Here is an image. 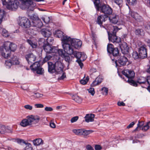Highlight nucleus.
Instances as JSON below:
<instances>
[{
	"label": "nucleus",
	"mask_w": 150,
	"mask_h": 150,
	"mask_svg": "<svg viewBox=\"0 0 150 150\" xmlns=\"http://www.w3.org/2000/svg\"><path fill=\"white\" fill-rule=\"evenodd\" d=\"M63 33L60 30H58L56 32V35L58 38L61 37L63 36Z\"/></svg>",
	"instance_id": "5fc2aeb1"
},
{
	"label": "nucleus",
	"mask_w": 150,
	"mask_h": 150,
	"mask_svg": "<svg viewBox=\"0 0 150 150\" xmlns=\"http://www.w3.org/2000/svg\"><path fill=\"white\" fill-rule=\"evenodd\" d=\"M24 107L26 109L29 110H31L33 109V107L29 105H25Z\"/></svg>",
	"instance_id": "bf43d9fd"
},
{
	"label": "nucleus",
	"mask_w": 150,
	"mask_h": 150,
	"mask_svg": "<svg viewBox=\"0 0 150 150\" xmlns=\"http://www.w3.org/2000/svg\"><path fill=\"white\" fill-rule=\"evenodd\" d=\"M89 79L88 76H87L86 79H81L80 81V82L81 84L85 85L88 82Z\"/></svg>",
	"instance_id": "8fccbe9b"
},
{
	"label": "nucleus",
	"mask_w": 150,
	"mask_h": 150,
	"mask_svg": "<svg viewBox=\"0 0 150 150\" xmlns=\"http://www.w3.org/2000/svg\"><path fill=\"white\" fill-rule=\"evenodd\" d=\"M72 54L77 59V60L84 61L87 58L86 55L83 52L75 51Z\"/></svg>",
	"instance_id": "ddd939ff"
},
{
	"label": "nucleus",
	"mask_w": 150,
	"mask_h": 150,
	"mask_svg": "<svg viewBox=\"0 0 150 150\" xmlns=\"http://www.w3.org/2000/svg\"><path fill=\"white\" fill-rule=\"evenodd\" d=\"M111 54H112L114 56H117L119 54V50L118 48L117 47L115 48L112 51V52H111Z\"/></svg>",
	"instance_id": "49530a36"
},
{
	"label": "nucleus",
	"mask_w": 150,
	"mask_h": 150,
	"mask_svg": "<svg viewBox=\"0 0 150 150\" xmlns=\"http://www.w3.org/2000/svg\"><path fill=\"white\" fill-rule=\"evenodd\" d=\"M25 57L29 64L32 63L35 61L36 59V56L32 53H30L26 54Z\"/></svg>",
	"instance_id": "4468645a"
},
{
	"label": "nucleus",
	"mask_w": 150,
	"mask_h": 150,
	"mask_svg": "<svg viewBox=\"0 0 150 150\" xmlns=\"http://www.w3.org/2000/svg\"><path fill=\"white\" fill-rule=\"evenodd\" d=\"M138 51L140 58L144 59L147 57L146 46V45L143 44L139 46Z\"/></svg>",
	"instance_id": "6e6552de"
},
{
	"label": "nucleus",
	"mask_w": 150,
	"mask_h": 150,
	"mask_svg": "<svg viewBox=\"0 0 150 150\" xmlns=\"http://www.w3.org/2000/svg\"><path fill=\"white\" fill-rule=\"evenodd\" d=\"M27 42L33 48H35L37 47V45L35 42H33L32 40L29 39L27 40Z\"/></svg>",
	"instance_id": "ea45409f"
},
{
	"label": "nucleus",
	"mask_w": 150,
	"mask_h": 150,
	"mask_svg": "<svg viewBox=\"0 0 150 150\" xmlns=\"http://www.w3.org/2000/svg\"><path fill=\"white\" fill-rule=\"evenodd\" d=\"M95 115L93 114H86L85 117L86 122H88L94 121Z\"/></svg>",
	"instance_id": "bb28decb"
},
{
	"label": "nucleus",
	"mask_w": 150,
	"mask_h": 150,
	"mask_svg": "<svg viewBox=\"0 0 150 150\" xmlns=\"http://www.w3.org/2000/svg\"><path fill=\"white\" fill-rule=\"evenodd\" d=\"M131 16L137 23L142 22L143 21L142 18L137 13L132 12Z\"/></svg>",
	"instance_id": "4be33fe9"
},
{
	"label": "nucleus",
	"mask_w": 150,
	"mask_h": 150,
	"mask_svg": "<svg viewBox=\"0 0 150 150\" xmlns=\"http://www.w3.org/2000/svg\"><path fill=\"white\" fill-rule=\"evenodd\" d=\"M135 34L138 36L144 35V32L142 29H137L135 30Z\"/></svg>",
	"instance_id": "72a5a7b5"
},
{
	"label": "nucleus",
	"mask_w": 150,
	"mask_h": 150,
	"mask_svg": "<svg viewBox=\"0 0 150 150\" xmlns=\"http://www.w3.org/2000/svg\"><path fill=\"white\" fill-rule=\"evenodd\" d=\"M70 37L67 36H64L62 40V46L64 49V52L67 54H72L74 52V47L70 43Z\"/></svg>",
	"instance_id": "f257e3e1"
},
{
	"label": "nucleus",
	"mask_w": 150,
	"mask_h": 150,
	"mask_svg": "<svg viewBox=\"0 0 150 150\" xmlns=\"http://www.w3.org/2000/svg\"><path fill=\"white\" fill-rule=\"evenodd\" d=\"M97 11H99L100 9V1L99 0H95L94 2Z\"/></svg>",
	"instance_id": "c9c22d12"
},
{
	"label": "nucleus",
	"mask_w": 150,
	"mask_h": 150,
	"mask_svg": "<svg viewBox=\"0 0 150 150\" xmlns=\"http://www.w3.org/2000/svg\"><path fill=\"white\" fill-rule=\"evenodd\" d=\"M122 73L125 75L128 79H133L135 76V73L133 70L128 69H125L122 71Z\"/></svg>",
	"instance_id": "1a4fd4ad"
},
{
	"label": "nucleus",
	"mask_w": 150,
	"mask_h": 150,
	"mask_svg": "<svg viewBox=\"0 0 150 150\" xmlns=\"http://www.w3.org/2000/svg\"><path fill=\"white\" fill-rule=\"evenodd\" d=\"M99 11L100 13H103L104 15H106L108 17L109 16L112 14L113 10L109 5L103 4L100 6Z\"/></svg>",
	"instance_id": "39448f33"
},
{
	"label": "nucleus",
	"mask_w": 150,
	"mask_h": 150,
	"mask_svg": "<svg viewBox=\"0 0 150 150\" xmlns=\"http://www.w3.org/2000/svg\"><path fill=\"white\" fill-rule=\"evenodd\" d=\"M41 34L45 37L50 36L52 33L49 29L47 28L42 29L41 30Z\"/></svg>",
	"instance_id": "a878e982"
},
{
	"label": "nucleus",
	"mask_w": 150,
	"mask_h": 150,
	"mask_svg": "<svg viewBox=\"0 0 150 150\" xmlns=\"http://www.w3.org/2000/svg\"><path fill=\"white\" fill-rule=\"evenodd\" d=\"M6 133H12V131L9 129L8 127L2 125H0V134H4Z\"/></svg>",
	"instance_id": "412c9836"
},
{
	"label": "nucleus",
	"mask_w": 150,
	"mask_h": 150,
	"mask_svg": "<svg viewBox=\"0 0 150 150\" xmlns=\"http://www.w3.org/2000/svg\"><path fill=\"white\" fill-rule=\"evenodd\" d=\"M40 119V117L37 115H29L22 120L20 125L23 127H25L33 124H35L39 122Z\"/></svg>",
	"instance_id": "f03ea898"
},
{
	"label": "nucleus",
	"mask_w": 150,
	"mask_h": 150,
	"mask_svg": "<svg viewBox=\"0 0 150 150\" xmlns=\"http://www.w3.org/2000/svg\"><path fill=\"white\" fill-rule=\"evenodd\" d=\"M146 82L147 83L150 85V75L147 76L146 78Z\"/></svg>",
	"instance_id": "774afa93"
},
{
	"label": "nucleus",
	"mask_w": 150,
	"mask_h": 150,
	"mask_svg": "<svg viewBox=\"0 0 150 150\" xmlns=\"http://www.w3.org/2000/svg\"><path fill=\"white\" fill-rule=\"evenodd\" d=\"M144 125V122L143 121H138L137 125H138V127H139V128H141Z\"/></svg>",
	"instance_id": "69168bd1"
},
{
	"label": "nucleus",
	"mask_w": 150,
	"mask_h": 150,
	"mask_svg": "<svg viewBox=\"0 0 150 150\" xmlns=\"http://www.w3.org/2000/svg\"><path fill=\"white\" fill-rule=\"evenodd\" d=\"M132 57L134 59H137L139 58H140V56L139 54H138V52H134L132 53Z\"/></svg>",
	"instance_id": "de8ad7c7"
},
{
	"label": "nucleus",
	"mask_w": 150,
	"mask_h": 150,
	"mask_svg": "<svg viewBox=\"0 0 150 150\" xmlns=\"http://www.w3.org/2000/svg\"><path fill=\"white\" fill-rule=\"evenodd\" d=\"M10 61H11L13 65H16L18 64L19 63L17 57L16 56L13 55L11 56V59H9Z\"/></svg>",
	"instance_id": "c756f323"
},
{
	"label": "nucleus",
	"mask_w": 150,
	"mask_h": 150,
	"mask_svg": "<svg viewBox=\"0 0 150 150\" xmlns=\"http://www.w3.org/2000/svg\"><path fill=\"white\" fill-rule=\"evenodd\" d=\"M34 144L35 146H39L43 144V141L40 138L36 139L33 140Z\"/></svg>",
	"instance_id": "c85d7f7f"
},
{
	"label": "nucleus",
	"mask_w": 150,
	"mask_h": 150,
	"mask_svg": "<svg viewBox=\"0 0 150 150\" xmlns=\"http://www.w3.org/2000/svg\"><path fill=\"white\" fill-rule=\"evenodd\" d=\"M55 70L56 72L58 74H61L63 72V67L62 63L59 61H57L55 62Z\"/></svg>",
	"instance_id": "f3484780"
},
{
	"label": "nucleus",
	"mask_w": 150,
	"mask_h": 150,
	"mask_svg": "<svg viewBox=\"0 0 150 150\" xmlns=\"http://www.w3.org/2000/svg\"><path fill=\"white\" fill-rule=\"evenodd\" d=\"M1 32L2 35L4 37H8L9 35L8 31L5 29L2 28Z\"/></svg>",
	"instance_id": "a18cd8bd"
},
{
	"label": "nucleus",
	"mask_w": 150,
	"mask_h": 150,
	"mask_svg": "<svg viewBox=\"0 0 150 150\" xmlns=\"http://www.w3.org/2000/svg\"><path fill=\"white\" fill-rule=\"evenodd\" d=\"M36 108H42L44 107V105L41 104H37L34 105Z\"/></svg>",
	"instance_id": "338daca9"
},
{
	"label": "nucleus",
	"mask_w": 150,
	"mask_h": 150,
	"mask_svg": "<svg viewBox=\"0 0 150 150\" xmlns=\"http://www.w3.org/2000/svg\"><path fill=\"white\" fill-rule=\"evenodd\" d=\"M33 96L35 98H38L42 97L43 96V94L39 93H34V94L33 95Z\"/></svg>",
	"instance_id": "6e6d98bb"
},
{
	"label": "nucleus",
	"mask_w": 150,
	"mask_h": 150,
	"mask_svg": "<svg viewBox=\"0 0 150 150\" xmlns=\"http://www.w3.org/2000/svg\"><path fill=\"white\" fill-rule=\"evenodd\" d=\"M47 38L46 39V41L47 42V44H50L52 43L54 40L53 38L50 36Z\"/></svg>",
	"instance_id": "603ef678"
},
{
	"label": "nucleus",
	"mask_w": 150,
	"mask_h": 150,
	"mask_svg": "<svg viewBox=\"0 0 150 150\" xmlns=\"http://www.w3.org/2000/svg\"><path fill=\"white\" fill-rule=\"evenodd\" d=\"M103 80V78L102 76L100 75L91 84V86L92 87H93L99 85L101 83Z\"/></svg>",
	"instance_id": "393cba45"
},
{
	"label": "nucleus",
	"mask_w": 150,
	"mask_h": 150,
	"mask_svg": "<svg viewBox=\"0 0 150 150\" xmlns=\"http://www.w3.org/2000/svg\"><path fill=\"white\" fill-rule=\"evenodd\" d=\"M128 59L127 57L124 55L121 56L117 60V62L121 66H125L128 62Z\"/></svg>",
	"instance_id": "aec40b11"
},
{
	"label": "nucleus",
	"mask_w": 150,
	"mask_h": 150,
	"mask_svg": "<svg viewBox=\"0 0 150 150\" xmlns=\"http://www.w3.org/2000/svg\"><path fill=\"white\" fill-rule=\"evenodd\" d=\"M31 69L33 71H36L38 74L42 75L44 73V70L40 66V64L38 62L34 63L30 66Z\"/></svg>",
	"instance_id": "423d86ee"
},
{
	"label": "nucleus",
	"mask_w": 150,
	"mask_h": 150,
	"mask_svg": "<svg viewBox=\"0 0 150 150\" xmlns=\"http://www.w3.org/2000/svg\"><path fill=\"white\" fill-rule=\"evenodd\" d=\"M11 3V5L10 3L6 5L5 7L8 9L12 11H15L18 8L19 5V2L18 0H15Z\"/></svg>",
	"instance_id": "9d476101"
},
{
	"label": "nucleus",
	"mask_w": 150,
	"mask_h": 150,
	"mask_svg": "<svg viewBox=\"0 0 150 150\" xmlns=\"http://www.w3.org/2000/svg\"><path fill=\"white\" fill-rule=\"evenodd\" d=\"M12 0H1L3 5L5 7L6 5L11 3Z\"/></svg>",
	"instance_id": "09e8293b"
},
{
	"label": "nucleus",
	"mask_w": 150,
	"mask_h": 150,
	"mask_svg": "<svg viewBox=\"0 0 150 150\" xmlns=\"http://www.w3.org/2000/svg\"><path fill=\"white\" fill-rule=\"evenodd\" d=\"M32 148L31 147V145L29 144L27 145L25 148V150H32Z\"/></svg>",
	"instance_id": "0e129e2a"
},
{
	"label": "nucleus",
	"mask_w": 150,
	"mask_h": 150,
	"mask_svg": "<svg viewBox=\"0 0 150 150\" xmlns=\"http://www.w3.org/2000/svg\"><path fill=\"white\" fill-rule=\"evenodd\" d=\"M118 16L117 15H115L113 17L111 18L110 17L109 19L111 23L114 24H117L119 25V22L118 21Z\"/></svg>",
	"instance_id": "cd10ccee"
},
{
	"label": "nucleus",
	"mask_w": 150,
	"mask_h": 150,
	"mask_svg": "<svg viewBox=\"0 0 150 150\" xmlns=\"http://www.w3.org/2000/svg\"><path fill=\"white\" fill-rule=\"evenodd\" d=\"M113 30L112 33L111 34L116 35L117 32L120 29L122 28V27H119L117 26H113Z\"/></svg>",
	"instance_id": "a19ab883"
},
{
	"label": "nucleus",
	"mask_w": 150,
	"mask_h": 150,
	"mask_svg": "<svg viewBox=\"0 0 150 150\" xmlns=\"http://www.w3.org/2000/svg\"><path fill=\"white\" fill-rule=\"evenodd\" d=\"M70 43L74 48L78 49L80 48L82 44V42L79 39L71 38H70Z\"/></svg>",
	"instance_id": "9b49d317"
},
{
	"label": "nucleus",
	"mask_w": 150,
	"mask_h": 150,
	"mask_svg": "<svg viewBox=\"0 0 150 150\" xmlns=\"http://www.w3.org/2000/svg\"><path fill=\"white\" fill-rule=\"evenodd\" d=\"M35 31L32 28L27 29L25 31V33L30 35H34L35 34Z\"/></svg>",
	"instance_id": "e433bc0d"
},
{
	"label": "nucleus",
	"mask_w": 150,
	"mask_h": 150,
	"mask_svg": "<svg viewBox=\"0 0 150 150\" xmlns=\"http://www.w3.org/2000/svg\"><path fill=\"white\" fill-rule=\"evenodd\" d=\"M137 0H127V2L131 5H133L136 2Z\"/></svg>",
	"instance_id": "680f3d73"
},
{
	"label": "nucleus",
	"mask_w": 150,
	"mask_h": 150,
	"mask_svg": "<svg viewBox=\"0 0 150 150\" xmlns=\"http://www.w3.org/2000/svg\"><path fill=\"white\" fill-rule=\"evenodd\" d=\"M5 64L7 66L10 67L12 64V62L10 61V60L6 61L5 62Z\"/></svg>",
	"instance_id": "052dcab7"
},
{
	"label": "nucleus",
	"mask_w": 150,
	"mask_h": 150,
	"mask_svg": "<svg viewBox=\"0 0 150 150\" xmlns=\"http://www.w3.org/2000/svg\"><path fill=\"white\" fill-rule=\"evenodd\" d=\"M79 119L78 116H76L73 117L71 120V123H73L76 122Z\"/></svg>",
	"instance_id": "4d7b16f0"
},
{
	"label": "nucleus",
	"mask_w": 150,
	"mask_h": 150,
	"mask_svg": "<svg viewBox=\"0 0 150 150\" xmlns=\"http://www.w3.org/2000/svg\"><path fill=\"white\" fill-rule=\"evenodd\" d=\"M47 63L48 71L52 73L55 72V63L54 64L52 62H48Z\"/></svg>",
	"instance_id": "5701e85b"
},
{
	"label": "nucleus",
	"mask_w": 150,
	"mask_h": 150,
	"mask_svg": "<svg viewBox=\"0 0 150 150\" xmlns=\"http://www.w3.org/2000/svg\"><path fill=\"white\" fill-rule=\"evenodd\" d=\"M72 132L76 135H82L83 129H74Z\"/></svg>",
	"instance_id": "4c0bfd02"
},
{
	"label": "nucleus",
	"mask_w": 150,
	"mask_h": 150,
	"mask_svg": "<svg viewBox=\"0 0 150 150\" xmlns=\"http://www.w3.org/2000/svg\"><path fill=\"white\" fill-rule=\"evenodd\" d=\"M52 56L50 55L47 54L45 58L44 59L43 62H45L50 60L52 58Z\"/></svg>",
	"instance_id": "3c124183"
},
{
	"label": "nucleus",
	"mask_w": 150,
	"mask_h": 150,
	"mask_svg": "<svg viewBox=\"0 0 150 150\" xmlns=\"http://www.w3.org/2000/svg\"><path fill=\"white\" fill-rule=\"evenodd\" d=\"M132 79H128L126 81H127L131 85L135 87L137 86H138V83L137 82V81H135L133 80Z\"/></svg>",
	"instance_id": "2f4dec72"
},
{
	"label": "nucleus",
	"mask_w": 150,
	"mask_h": 150,
	"mask_svg": "<svg viewBox=\"0 0 150 150\" xmlns=\"http://www.w3.org/2000/svg\"><path fill=\"white\" fill-rule=\"evenodd\" d=\"M45 40L44 38H41L39 40V44L40 45H42V43L43 44V49L47 53H55L56 54L58 52L59 50L57 49L56 47H52L50 44H45Z\"/></svg>",
	"instance_id": "20e7f679"
},
{
	"label": "nucleus",
	"mask_w": 150,
	"mask_h": 150,
	"mask_svg": "<svg viewBox=\"0 0 150 150\" xmlns=\"http://www.w3.org/2000/svg\"><path fill=\"white\" fill-rule=\"evenodd\" d=\"M101 91L103 95H107L108 94V89L105 87H103L101 89Z\"/></svg>",
	"instance_id": "864d4df0"
},
{
	"label": "nucleus",
	"mask_w": 150,
	"mask_h": 150,
	"mask_svg": "<svg viewBox=\"0 0 150 150\" xmlns=\"http://www.w3.org/2000/svg\"><path fill=\"white\" fill-rule=\"evenodd\" d=\"M16 49V45L15 44L8 42L5 44L4 50L1 52L2 56L5 58L8 59L10 57L11 51H14Z\"/></svg>",
	"instance_id": "7ed1b4c3"
},
{
	"label": "nucleus",
	"mask_w": 150,
	"mask_h": 150,
	"mask_svg": "<svg viewBox=\"0 0 150 150\" xmlns=\"http://www.w3.org/2000/svg\"><path fill=\"white\" fill-rule=\"evenodd\" d=\"M58 53L62 58L65 59V60L69 62L70 61V57L66 53L64 52L62 49H59Z\"/></svg>",
	"instance_id": "6ab92c4d"
},
{
	"label": "nucleus",
	"mask_w": 150,
	"mask_h": 150,
	"mask_svg": "<svg viewBox=\"0 0 150 150\" xmlns=\"http://www.w3.org/2000/svg\"><path fill=\"white\" fill-rule=\"evenodd\" d=\"M150 127V121L146 123V125H144L142 128V130L144 131H147Z\"/></svg>",
	"instance_id": "58836bf2"
},
{
	"label": "nucleus",
	"mask_w": 150,
	"mask_h": 150,
	"mask_svg": "<svg viewBox=\"0 0 150 150\" xmlns=\"http://www.w3.org/2000/svg\"><path fill=\"white\" fill-rule=\"evenodd\" d=\"M42 25L40 19H39L38 17H33L32 21V26L40 28L42 26Z\"/></svg>",
	"instance_id": "2eb2a0df"
},
{
	"label": "nucleus",
	"mask_w": 150,
	"mask_h": 150,
	"mask_svg": "<svg viewBox=\"0 0 150 150\" xmlns=\"http://www.w3.org/2000/svg\"><path fill=\"white\" fill-rule=\"evenodd\" d=\"M5 15V11L3 10L0 9V23H1Z\"/></svg>",
	"instance_id": "79ce46f5"
},
{
	"label": "nucleus",
	"mask_w": 150,
	"mask_h": 150,
	"mask_svg": "<svg viewBox=\"0 0 150 150\" xmlns=\"http://www.w3.org/2000/svg\"><path fill=\"white\" fill-rule=\"evenodd\" d=\"M72 99L77 103H80L82 101V99L77 95H73L72 97Z\"/></svg>",
	"instance_id": "473e14b6"
},
{
	"label": "nucleus",
	"mask_w": 150,
	"mask_h": 150,
	"mask_svg": "<svg viewBox=\"0 0 150 150\" xmlns=\"http://www.w3.org/2000/svg\"><path fill=\"white\" fill-rule=\"evenodd\" d=\"M20 1L22 5L25 6V7L29 8L33 4V2L30 0H19Z\"/></svg>",
	"instance_id": "b1692460"
},
{
	"label": "nucleus",
	"mask_w": 150,
	"mask_h": 150,
	"mask_svg": "<svg viewBox=\"0 0 150 150\" xmlns=\"http://www.w3.org/2000/svg\"><path fill=\"white\" fill-rule=\"evenodd\" d=\"M41 18L44 22L46 24L48 23L50 21V17L47 16H45L44 17H42Z\"/></svg>",
	"instance_id": "c03bdc74"
},
{
	"label": "nucleus",
	"mask_w": 150,
	"mask_h": 150,
	"mask_svg": "<svg viewBox=\"0 0 150 150\" xmlns=\"http://www.w3.org/2000/svg\"><path fill=\"white\" fill-rule=\"evenodd\" d=\"M137 82L139 84H145L146 82V78L143 76L139 77L137 80Z\"/></svg>",
	"instance_id": "7c9ffc66"
},
{
	"label": "nucleus",
	"mask_w": 150,
	"mask_h": 150,
	"mask_svg": "<svg viewBox=\"0 0 150 150\" xmlns=\"http://www.w3.org/2000/svg\"><path fill=\"white\" fill-rule=\"evenodd\" d=\"M107 18L106 15H101L99 16L97 18L96 22L98 24L100 25L101 27L104 28V26L102 25L103 22L105 21V18Z\"/></svg>",
	"instance_id": "a211bd4d"
},
{
	"label": "nucleus",
	"mask_w": 150,
	"mask_h": 150,
	"mask_svg": "<svg viewBox=\"0 0 150 150\" xmlns=\"http://www.w3.org/2000/svg\"><path fill=\"white\" fill-rule=\"evenodd\" d=\"M19 25L22 27L28 28H29L31 25V22L29 19L25 17H22L20 18L18 21Z\"/></svg>",
	"instance_id": "0eeeda50"
},
{
	"label": "nucleus",
	"mask_w": 150,
	"mask_h": 150,
	"mask_svg": "<svg viewBox=\"0 0 150 150\" xmlns=\"http://www.w3.org/2000/svg\"><path fill=\"white\" fill-rule=\"evenodd\" d=\"M115 48L114 47L113 45L111 44H108L107 45V50L108 52L111 54L112 52Z\"/></svg>",
	"instance_id": "f704fd0d"
},
{
	"label": "nucleus",
	"mask_w": 150,
	"mask_h": 150,
	"mask_svg": "<svg viewBox=\"0 0 150 150\" xmlns=\"http://www.w3.org/2000/svg\"><path fill=\"white\" fill-rule=\"evenodd\" d=\"M93 131L91 130H88L84 129H83V132H82V135L84 136H86L90 133H92Z\"/></svg>",
	"instance_id": "37998d69"
},
{
	"label": "nucleus",
	"mask_w": 150,
	"mask_h": 150,
	"mask_svg": "<svg viewBox=\"0 0 150 150\" xmlns=\"http://www.w3.org/2000/svg\"><path fill=\"white\" fill-rule=\"evenodd\" d=\"M88 92L91 93L92 96H93L95 94V91L94 89L93 88H90L88 90Z\"/></svg>",
	"instance_id": "13d9d810"
},
{
	"label": "nucleus",
	"mask_w": 150,
	"mask_h": 150,
	"mask_svg": "<svg viewBox=\"0 0 150 150\" xmlns=\"http://www.w3.org/2000/svg\"><path fill=\"white\" fill-rule=\"evenodd\" d=\"M137 0H127V2L131 5H133L136 2Z\"/></svg>",
	"instance_id": "e2e57ef3"
},
{
	"label": "nucleus",
	"mask_w": 150,
	"mask_h": 150,
	"mask_svg": "<svg viewBox=\"0 0 150 150\" xmlns=\"http://www.w3.org/2000/svg\"><path fill=\"white\" fill-rule=\"evenodd\" d=\"M108 39L110 41L116 44H119L121 41V39L120 37H118L116 35L111 34L109 35Z\"/></svg>",
	"instance_id": "f8f14e48"
},
{
	"label": "nucleus",
	"mask_w": 150,
	"mask_h": 150,
	"mask_svg": "<svg viewBox=\"0 0 150 150\" xmlns=\"http://www.w3.org/2000/svg\"><path fill=\"white\" fill-rule=\"evenodd\" d=\"M121 52L124 54H127L129 52V47L127 44L125 42H123L119 44Z\"/></svg>",
	"instance_id": "dca6fc26"
}]
</instances>
